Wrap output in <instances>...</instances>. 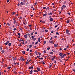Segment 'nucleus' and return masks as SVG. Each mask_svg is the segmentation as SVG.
I'll list each match as a JSON object with an SVG mask.
<instances>
[{
	"mask_svg": "<svg viewBox=\"0 0 75 75\" xmlns=\"http://www.w3.org/2000/svg\"><path fill=\"white\" fill-rule=\"evenodd\" d=\"M0 49H1V52L2 53H4V52H5V51L4 50H3L2 47H1Z\"/></svg>",
	"mask_w": 75,
	"mask_h": 75,
	"instance_id": "obj_1",
	"label": "nucleus"
},
{
	"mask_svg": "<svg viewBox=\"0 0 75 75\" xmlns=\"http://www.w3.org/2000/svg\"><path fill=\"white\" fill-rule=\"evenodd\" d=\"M66 31L67 34H68V35H71V33H69V30H67Z\"/></svg>",
	"mask_w": 75,
	"mask_h": 75,
	"instance_id": "obj_2",
	"label": "nucleus"
},
{
	"mask_svg": "<svg viewBox=\"0 0 75 75\" xmlns=\"http://www.w3.org/2000/svg\"><path fill=\"white\" fill-rule=\"evenodd\" d=\"M9 44V41H7L6 42V43H5V45H7V44Z\"/></svg>",
	"mask_w": 75,
	"mask_h": 75,
	"instance_id": "obj_3",
	"label": "nucleus"
},
{
	"mask_svg": "<svg viewBox=\"0 0 75 75\" xmlns=\"http://www.w3.org/2000/svg\"><path fill=\"white\" fill-rule=\"evenodd\" d=\"M53 57L52 58V61H53L54 59H55V57Z\"/></svg>",
	"mask_w": 75,
	"mask_h": 75,
	"instance_id": "obj_4",
	"label": "nucleus"
},
{
	"mask_svg": "<svg viewBox=\"0 0 75 75\" xmlns=\"http://www.w3.org/2000/svg\"><path fill=\"white\" fill-rule=\"evenodd\" d=\"M50 20L51 21H53V20H54V19H53L52 18H50Z\"/></svg>",
	"mask_w": 75,
	"mask_h": 75,
	"instance_id": "obj_5",
	"label": "nucleus"
},
{
	"mask_svg": "<svg viewBox=\"0 0 75 75\" xmlns=\"http://www.w3.org/2000/svg\"><path fill=\"white\" fill-rule=\"evenodd\" d=\"M37 69H38V71H41V69H40V68L38 67L37 68Z\"/></svg>",
	"mask_w": 75,
	"mask_h": 75,
	"instance_id": "obj_6",
	"label": "nucleus"
},
{
	"mask_svg": "<svg viewBox=\"0 0 75 75\" xmlns=\"http://www.w3.org/2000/svg\"><path fill=\"white\" fill-rule=\"evenodd\" d=\"M53 41H52L51 40H49V42L51 44H52V42H53Z\"/></svg>",
	"mask_w": 75,
	"mask_h": 75,
	"instance_id": "obj_7",
	"label": "nucleus"
},
{
	"mask_svg": "<svg viewBox=\"0 0 75 75\" xmlns=\"http://www.w3.org/2000/svg\"><path fill=\"white\" fill-rule=\"evenodd\" d=\"M29 48H31V47H33V45H29Z\"/></svg>",
	"mask_w": 75,
	"mask_h": 75,
	"instance_id": "obj_8",
	"label": "nucleus"
},
{
	"mask_svg": "<svg viewBox=\"0 0 75 75\" xmlns=\"http://www.w3.org/2000/svg\"><path fill=\"white\" fill-rule=\"evenodd\" d=\"M40 57V56H37L36 57H35V59H37V58H39V57Z\"/></svg>",
	"mask_w": 75,
	"mask_h": 75,
	"instance_id": "obj_9",
	"label": "nucleus"
},
{
	"mask_svg": "<svg viewBox=\"0 0 75 75\" xmlns=\"http://www.w3.org/2000/svg\"><path fill=\"white\" fill-rule=\"evenodd\" d=\"M16 20H14L13 22L14 24H16Z\"/></svg>",
	"mask_w": 75,
	"mask_h": 75,
	"instance_id": "obj_10",
	"label": "nucleus"
},
{
	"mask_svg": "<svg viewBox=\"0 0 75 75\" xmlns=\"http://www.w3.org/2000/svg\"><path fill=\"white\" fill-rule=\"evenodd\" d=\"M45 12V14L47 15V14H48V13H47V12H46V11H44Z\"/></svg>",
	"mask_w": 75,
	"mask_h": 75,
	"instance_id": "obj_11",
	"label": "nucleus"
},
{
	"mask_svg": "<svg viewBox=\"0 0 75 75\" xmlns=\"http://www.w3.org/2000/svg\"><path fill=\"white\" fill-rule=\"evenodd\" d=\"M32 73H33V70H32L30 72V74H32Z\"/></svg>",
	"mask_w": 75,
	"mask_h": 75,
	"instance_id": "obj_12",
	"label": "nucleus"
},
{
	"mask_svg": "<svg viewBox=\"0 0 75 75\" xmlns=\"http://www.w3.org/2000/svg\"><path fill=\"white\" fill-rule=\"evenodd\" d=\"M24 37L25 38H27V35H24Z\"/></svg>",
	"mask_w": 75,
	"mask_h": 75,
	"instance_id": "obj_13",
	"label": "nucleus"
},
{
	"mask_svg": "<svg viewBox=\"0 0 75 75\" xmlns=\"http://www.w3.org/2000/svg\"><path fill=\"white\" fill-rule=\"evenodd\" d=\"M59 55L60 56H62V53H59Z\"/></svg>",
	"mask_w": 75,
	"mask_h": 75,
	"instance_id": "obj_14",
	"label": "nucleus"
},
{
	"mask_svg": "<svg viewBox=\"0 0 75 75\" xmlns=\"http://www.w3.org/2000/svg\"><path fill=\"white\" fill-rule=\"evenodd\" d=\"M19 24H18V23L17 22L16 23V26H18H18H19V25H18Z\"/></svg>",
	"mask_w": 75,
	"mask_h": 75,
	"instance_id": "obj_15",
	"label": "nucleus"
},
{
	"mask_svg": "<svg viewBox=\"0 0 75 75\" xmlns=\"http://www.w3.org/2000/svg\"><path fill=\"white\" fill-rule=\"evenodd\" d=\"M48 15H52V13L51 12L48 13Z\"/></svg>",
	"mask_w": 75,
	"mask_h": 75,
	"instance_id": "obj_16",
	"label": "nucleus"
},
{
	"mask_svg": "<svg viewBox=\"0 0 75 75\" xmlns=\"http://www.w3.org/2000/svg\"><path fill=\"white\" fill-rule=\"evenodd\" d=\"M54 47H57V44H54Z\"/></svg>",
	"mask_w": 75,
	"mask_h": 75,
	"instance_id": "obj_17",
	"label": "nucleus"
},
{
	"mask_svg": "<svg viewBox=\"0 0 75 75\" xmlns=\"http://www.w3.org/2000/svg\"><path fill=\"white\" fill-rule=\"evenodd\" d=\"M11 68V67H7V69H10Z\"/></svg>",
	"mask_w": 75,
	"mask_h": 75,
	"instance_id": "obj_18",
	"label": "nucleus"
},
{
	"mask_svg": "<svg viewBox=\"0 0 75 75\" xmlns=\"http://www.w3.org/2000/svg\"><path fill=\"white\" fill-rule=\"evenodd\" d=\"M22 52L23 53V54H25V51H22Z\"/></svg>",
	"mask_w": 75,
	"mask_h": 75,
	"instance_id": "obj_19",
	"label": "nucleus"
},
{
	"mask_svg": "<svg viewBox=\"0 0 75 75\" xmlns=\"http://www.w3.org/2000/svg\"><path fill=\"white\" fill-rule=\"evenodd\" d=\"M50 9V8L48 7H47V8H46V10H48Z\"/></svg>",
	"mask_w": 75,
	"mask_h": 75,
	"instance_id": "obj_20",
	"label": "nucleus"
},
{
	"mask_svg": "<svg viewBox=\"0 0 75 75\" xmlns=\"http://www.w3.org/2000/svg\"><path fill=\"white\" fill-rule=\"evenodd\" d=\"M66 7V6L65 5H63L62 7L63 8H65Z\"/></svg>",
	"mask_w": 75,
	"mask_h": 75,
	"instance_id": "obj_21",
	"label": "nucleus"
},
{
	"mask_svg": "<svg viewBox=\"0 0 75 75\" xmlns=\"http://www.w3.org/2000/svg\"><path fill=\"white\" fill-rule=\"evenodd\" d=\"M56 35H59V34L58 32L56 33Z\"/></svg>",
	"mask_w": 75,
	"mask_h": 75,
	"instance_id": "obj_22",
	"label": "nucleus"
},
{
	"mask_svg": "<svg viewBox=\"0 0 75 75\" xmlns=\"http://www.w3.org/2000/svg\"><path fill=\"white\" fill-rule=\"evenodd\" d=\"M11 43H9L8 45L9 46H11Z\"/></svg>",
	"mask_w": 75,
	"mask_h": 75,
	"instance_id": "obj_23",
	"label": "nucleus"
},
{
	"mask_svg": "<svg viewBox=\"0 0 75 75\" xmlns=\"http://www.w3.org/2000/svg\"><path fill=\"white\" fill-rule=\"evenodd\" d=\"M69 21H70L69 20H68V21H67V23H69Z\"/></svg>",
	"mask_w": 75,
	"mask_h": 75,
	"instance_id": "obj_24",
	"label": "nucleus"
},
{
	"mask_svg": "<svg viewBox=\"0 0 75 75\" xmlns=\"http://www.w3.org/2000/svg\"><path fill=\"white\" fill-rule=\"evenodd\" d=\"M21 4H22V5H23V4H24V2H21Z\"/></svg>",
	"mask_w": 75,
	"mask_h": 75,
	"instance_id": "obj_25",
	"label": "nucleus"
},
{
	"mask_svg": "<svg viewBox=\"0 0 75 75\" xmlns=\"http://www.w3.org/2000/svg\"><path fill=\"white\" fill-rule=\"evenodd\" d=\"M62 56L63 57H66V54H64Z\"/></svg>",
	"mask_w": 75,
	"mask_h": 75,
	"instance_id": "obj_26",
	"label": "nucleus"
},
{
	"mask_svg": "<svg viewBox=\"0 0 75 75\" xmlns=\"http://www.w3.org/2000/svg\"><path fill=\"white\" fill-rule=\"evenodd\" d=\"M34 72H38V71L37 70H34Z\"/></svg>",
	"mask_w": 75,
	"mask_h": 75,
	"instance_id": "obj_27",
	"label": "nucleus"
},
{
	"mask_svg": "<svg viewBox=\"0 0 75 75\" xmlns=\"http://www.w3.org/2000/svg\"><path fill=\"white\" fill-rule=\"evenodd\" d=\"M62 41H65V39H64V38H62Z\"/></svg>",
	"mask_w": 75,
	"mask_h": 75,
	"instance_id": "obj_28",
	"label": "nucleus"
},
{
	"mask_svg": "<svg viewBox=\"0 0 75 75\" xmlns=\"http://www.w3.org/2000/svg\"><path fill=\"white\" fill-rule=\"evenodd\" d=\"M13 30H14V31H15V30H16V31H17V28H15L13 29Z\"/></svg>",
	"mask_w": 75,
	"mask_h": 75,
	"instance_id": "obj_29",
	"label": "nucleus"
},
{
	"mask_svg": "<svg viewBox=\"0 0 75 75\" xmlns=\"http://www.w3.org/2000/svg\"><path fill=\"white\" fill-rule=\"evenodd\" d=\"M33 41H35L36 40V38H34L33 39Z\"/></svg>",
	"mask_w": 75,
	"mask_h": 75,
	"instance_id": "obj_30",
	"label": "nucleus"
},
{
	"mask_svg": "<svg viewBox=\"0 0 75 75\" xmlns=\"http://www.w3.org/2000/svg\"><path fill=\"white\" fill-rule=\"evenodd\" d=\"M38 52H37V51L36 50L35 51V54H36V55H37Z\"/></svg>",
	"mask_w": 75,
	"mask_h": 75,
	"instance_id": "obj_31",
	"label": "nucleus"
},
{
	"mask_svg": "<svg viewBox=\"0 0 75 75\" xmlns=\"http://www.w3.org/2000/svg\"><path fill=\"white\" fill-rule=\"evenodd\" d=\"M67 14L69 15V16H70L71 15V13L69 12L67 13Z\"/></svg>",
	"mask_w": 75,
	"mask_h": 75,
	"instance_id": "obj_32",
	"label": "nucleus"
},
{
	"mask_svg": "<svg viewBox=\"0 0 75 75\" xmlns=\"http://www.w3.org/2000/svg\"><path fill=\"white\" fill-rule=\"evenodd\" d=\"M38 42L37 41V42H36L35 44L36 45H37V44H38Z\"/></svg>",
	"mask_w": 75,
	"mask_h": 75,
	"instance_id": "obj_33",
	"label": "nucleus"
},
{
	"mask_svg": "<svg viewBox=\"0 0 75 75\" xmlns=\"http://www.w3.org/2000/svg\"><path fill=\"white\" fill-rule=\"evenodd\" d=\"M7 25H8L9 26H10V24L8 23H7Z\"/></svg>",
	"mask_w": 75,
	"mask_h": 75,
	"instance_id": "obj_34",
	"label": "nucleus"
},
{
	"mask_svg": "<svg viewBox=\"0 0 75 75\" xmlns=\"http://www.w3.org/2000/svg\"><path fill=\"white\" fill-rule=\"evenodd\" d=\"M30 34H28V36L29 37H30V39H31V37L30 36Z\"/></svg>",
	"mask_w": 75,
	"mask_h": 75,
	"instance_id": "obj_35",
	"label": "nucleus"
},
{
	"mask_svg": "<svg viewBox=\"0 0 75 75\" xmlns=\"http://www.w3.org/2000/svg\"><path fill=\"white\" fill-rule=\"evenodd\" d=\"M43 52H44V54H46V51L45 50H44L43 51Z\"/></svg>",
	"mask_w": 75,
	"mask_h": 75,
	"instance_id": "obj_36",
	"label": "nucleus"
},
{
	"mask_svg": "<svg viewBox=\"0 0 75 75\" xmlns=\"http://www.w3.org/2000/svg\"><path fill=\"white\" fill-rule=\"evenodd\" d=\"M47 16V15H46V14H43V16Z\"/></svg>",
	"mask_w": 75,
	"mask_h": 75,
	"instance_id": "obj_37",
	"label": "nucleus"
},
{
	"mask_svg": "<svg viewBox=\"0 0 75 75\" xmlns=\"http://www.w3.org/2000/svg\"><path fill=\"white\" fill-rule=\"evenodd\" d=\"M18 60L19 61H21V59H18Z\"/></svg>",
	"mask_w": 75,
	"mask_h": 75,
	"instance_id": "obj_38",
	"label": "nucleus"
},
{
	"mask_svg": "<svg viewBox=\"0 0 75 75\" xmlns=\"http://www.w3.org/2000/svg\"><path fill=\"white\" fill-rule=\"evenodd\" d=\"M50 54H52V55H53V54H54V53H53L52 52H51Z\"/></svg>",
	"mask_w": 75,
	"mask_h": 75,
	"instance_id": "obj_39",
	"label": "nucleus"
},
{
	"mask_svg": "<svg viewBox=\"0 0 75 75\" xmlns=\"http://www.w3.org/2000/svg\"><path fill=\"white\" fill-rule=\"evenodd\" d=\"M64 4H66L67 3V1H64Z\"/></svg>",
	"mask_w": 75,
	"mask_h": 75,
	"instance_id": "obj_40",
	"label": "nucleus"
},
{
	"mask_svg": "<svg viewBox=\"0 0 75 75\" xmlns=\"http://www.w3.org/2000/svg\"><path fill=\"white\" fill-rule=\"evenodd\" d=\"M32 68L31 67V66L29 68V69H31Z\"/></svg>",
	"mask_w": 75,
	"mask_h": 75,
	"instance_id": "obj_41",
	"label": "nucleus"
},
{
	"mask_svg": "<svg viewBox=\"0 0 75 75\" xmlns=\"http://www.w3.org/2000/svg\"><path fill=\"white\" fill-rule=\"evenodd\" d=\"M44 44H46V43H47V42L46 41H45L44 42Z\"/></svg>",
	"mask_w": 75,
	"mask_h": 75,
	"instance_id": "obj_42",
	"label": "nucleus"
},
{
	"mask_svg": "<svg viewBox=\"0 0 75 75\" xmlns=\"http://www.w3.org/2000/svg\"><path fill=\"white\" fill-rule=\"evenodd\" d=\"M14 59L13 60H15V61H16V60L17 59L16 57H15V58H13Z\"/></svg>",
	"mask_w": 75,
	"mask_h": 75,
	"instance_id": "obj_43",
	"label": "nucleus"
},
{
	"mask_svg": "<svg viewBox=\"0 0 75 75\" xmlns=\"http://www.w3.org/2000/svg\"><path fill=\"white\" fill-rule=\"evenodd\" d=\"M47 50H50V47H49L48 48H47Z\"/></svg>",
	"mask_w": 75,
	"mask_h": 75,
	"instance_id": "obj_44",
	"label": "nucleus"
},
{
	"mask_svg": "<svg viewBox=\"0 0 75 75\" xmlns=\"http://www.w3.org/2000/svg\"><path fill=\"white\" fill-rule=\"evenodd\" d=\"M41 62H42L43 64H45V63L44 62L42 61H41Z\"/></svg>",
	"mask_w": 75,
	"mask_h": 75,
	"instance_id": "obj_45",
	"label": "nucleus"
},
{
	"mask_svg": "<svg viewBox=\"0 0 75 75\" xmlns=\"http://www.w3.org/2000/svg\"><path fill=\"white\" fill-rule=\"evenodd\" d=\"M15 14V12H13L12 13V15H14Z\"/></svg>",
	"mask_w": 75,
	"mask_h": 75,
	"instance_id": "obj_46",
	"label": "nucleus"
},
{
	"mask_svg": "<svg viewBox=\"0 0 75 75\" xmlns=\"http://www.w3.org/2000/svg\"><path fill=\"white\" fill-rule=\"evenodd\" d=\"M61 9L62 10H64V8H63V7H62L61 8Z\"/></svg>",
	"mask_w": 75,
	"mask_h": 75,
	"instance_id": "obj_47",
	"label": "nucleus"
},
{
	"mask_svg": "<svg viewBox=\"0 0 75 75\" xmlns=\"http://www.w3.org/2000/svg\"><path fill=\"white\" fill-rule=\"evenodd\" d=\"M46 7H44L43 8V9H45L46 8Z\"/></svg>",
	"mask_w": 75,
	"mask_h": 75,
	"instance_id": "obj_48",
	"label": "nucleus"
},
{
	"mask_svg": "<svg viewBox=\"0 0 75 75\" xmlns=\"http://www.w3.org/2000/svg\"><path fill=\"white\" fill-rule=\"evenodd\" d=\"M20 19H22L23 18L21 16H20L19 18Z\"/></svg>",
	"mask_w": 75,
	"mask_h": 75,
	"instance_id": "obj_49",
	"label": "nucleus"
},
{
	"mask_svg": "<svg viewBox=\"0 0 75 75\" xmlns=\"http://www.w3.org/2000/svg\"><path fill=\"white\" fill-rule=\"evenodd\" d=\"M34 38V36H32V39H33Z\"/></svg>",
	"mask_w": 75,
	"mask_h": 75,
	"instance_id": "obj_50",
	"label": "nucleus"
},
{
	"mask_svg": "<svg viewBox=\"0 0 75 75\" xmlns=\"http://www.w3.org/2000/svg\"><path fill=\"white\" fill-rule=\"evenodd\" d=\"M19 29L20 30H21V31H22V28H19Z\"/></svg>",
	"mask_w": 75,
	"mask_h": 75,
	"instance_id": "obj_51",
	"label": "nucleus"
},
{
	"mask_svg": "<svg viewBox=\"0 0 75 75\" xmlns=\"http://www.w3.org/2000/svg\"><path fill=\"white\" fill-rule=\"evenodd\" d=\"M29 50H30V49H29V48H28V49H27L26 51H29Z\"/></svg>",
	"mask_w": 75,
	"mask_h": 75,
	"instance_id": "obj_52",
	"label": "nucleus"
},
{
	"mask_svg": "<svg viewBox=\"0 0 75 75\" xmlns=\"http://www.w3.org/2000/svg\"><path fill=\"white\" fill-rule=\"evenodd\" d=\"M42 23H43V24H44V23H45V21H42Z\"/></svg>",
	"mask_w": 75,
	"mask_h": 75,
	"instance_id": "obj_53",
	"label": "nucleus"
},
{
	"mask_svg": "<svg viewBox=\"0 0 75 75\" xmlns=\"http://www.w3.org/2000/svg\"><path fill=\"white\" fill-rule=\"evenodd\" d=\"M3 61H4V59H2L1 62V63H3Z\"/></svg>",
	"mask_w": 75,
	"mask_h": 75,
	"instance_id": "obj_54",
	"label": "nucleus"
},
{
	"mask_svg": "<svg viewBox=\"0 0 75 75\" xmlns=\"http://www.w3.org/2000/svg\"><path fill=\"white\" fill-rule=\"evenodd\" d=\"M21 41H23V42H24L25 40H24L22 39L21 40Z\"/></svg>",
	"mask_w": 75,
	"mask_h": 75,
	"instance_id": "obj_55",
	"label": "nucleus"
},
{
	"mask_svg": "<svg viewBox=\"0 0 75 75\" xmlns=\"http://www.w3.org/2000/svg\"><path fill=\"white\" fill-rule=\"evenodd\" d=\"M52 40V37L51 38L50 40Z\"/></svg>",
	"mask_w": 75,
	"mask_h": 75,
	"instance_id": "obj_56",
	"label": "nucleus"
},
{
	"mask_svg": "<svg viewBox=\"0 0 75 75\" xmlns=\"http://www.w3.org/2000/svg\"><path fill=\"white\" fill-rule=\"evenodd\" d=\"M10 1V0H8L7 1V3H8V2H9Z\"/></svg>",
	"mask_w": 75,
	"mask_h": 75,
	"instance_id": "obj_57",
	"label": "nucleus"
},
{
	"mask_svg": "<svg viewBox=\"0 0 75 75\" xmlns=\"http://www.w3.org/2000/svg\"><path fill=\"white\" fill-rule=\"evenodd\" d=\"M54 38H58V37L57 36H54Z\"/></svg>",
	"mask_w": 75,
	"mask_h": 75,
	"instance_id": "obj_58",
	"label": "nucleus"
},
{
	"mask_svg": "<svg viewBox=\"0 0 75 75\" xmlns=\"http://www.w3.org/2000/svg\"><path fill=\"white\" fill-rule=\"evenodd\" d=\"M38 54H39V55H41V54L39 52H38Z\"/></svg>",
	"mask_w": 75,
	"mask_h": 75,
	"instance_id": "obj_59",
	"label": "nucleus"
},
{
	"mask_svg": "<svg viewBox=\"0 0 75 75\" xmlns=\"http://www.w3.org/2000/svg\"><path fill=\"white\" fill-rule=\"evenodd\" d=\"M45 32H48V30H45Z\"/></svg>",
	"mask_w": 75,
	"mask_h": 75,
	"instance_id": "obj_60",
	"label": "nucleus"
},
{
	"mask_svg": "<svg viewBox=\"0 0 75 75\" xmlns=\"http://www.w3.org/2000/svg\"><path fill=\"white\" fill-rule=\"evenodd\" d=\"M40 73L42 74H43V73H42V71L40 72Z\"/></svg>",
	"mask_w": 75,
	"mask_h": 75,
	"instance_id": "obj_61",
	"label": "nucleus"
},
{
	"mask_svg": "<svg viewBox=\"0 0 75 75\" xmlns=\"http://www.w3.org/2000/svg\"><path fill=\"white\" fill-rule=\"evenodd\" d=\"M51 33H54V30H53V31H52Z\"/></svg>",
	"mask_w": 75,
	"mask_h": 75,
	"instance_id": "obj_62",
	"label": "nucleus"
},
{
	"mask_svg": "<svg viewBox=\"0 0 75 75\" xmlns=\"http://www.w3.org/2000/svg\"><path fill=\"white\" fill-rule=\"evenodd\" d=\"M22 61H25V59H24L23 58H22Z\"/></svg>",
	"mask_w": 75,
	"mask_h": 75,
	"instance_id": "obj_63",
	"label": "nucleus"
},
{
	"mask_svg": "<svg viewBox=\"0 0 75 75\" xmlns=\"http://www.w3.org/2000/svg\"><path fill=\"white\" fill-rule=\"evenodd\" d=\"M73 71L74 72H75V69H73Z\"/></svg>",
	"mask_w": 75,
	"mask_h": 75,
	"instance_id": "obj_64",
	"label": "nucleus"
}]
</instances>
